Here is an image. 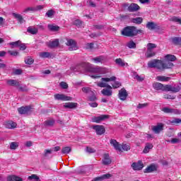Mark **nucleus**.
<instances>
[{"label": "nucleus", "instance_id": "11", "mask_svg": "<svg viewBox=\"0 0 181 181\" xmlns=\"http://www.w3.org/2000/svg\"><path fill=\"white\" fill-rule=\"evenodd\" d=\"M165 91H171L172 93H179L180 91V86L175 85H165Z\"/></svg>", "mask_w": 181, "mask_h": 181}, {"label": "nucleus", "instance_id": "48", "mask_svg": "<svg viewBox=\"0 0 181 181\" xmlns=\"http://www.w3.org/2000/svg\"><path fill=\"white\" fill-rule=\"evenodd\" d=\"M24 13H28V12H36L35 7H28L23 10Z\"/></svg>", "mask_w": 181, "mask_h": 181}, {"label": "nucleus", "instance_id": "57", "mask_svg": "<svg viewBox=\"0 0 181 181\" xmlns=\"http://www.w3.org/2000/svg\"><path fill=\"white\" fill-rule=\"evenodd\" d=\"M18 47H20V50H26V45L22 43V41H21Z\"/></svg>", "mask_w": 181, "mask_h": 181}, {"label": "nucleus", "instance_id": "34", "mask_svg": "<svg viewBox=\"0 0 181 181\" xmlns=\"http://www.w3.org/2000/svg\"><path fill=\"white\" fill-rule=\"evenodd\" d=\"M13 16H14V18H16V19H18V21L20 23H23V17H22V16L21 14L13 13Z\"/></svg>", "mask_w": 181, "mask_h": 181}, {"label": "nucleus", "instance_id": "43", "mask_svg": "<svg viewBox=\"0 0 181 181\" xmlns=\"http://www.w3.org/2000/svg\"><path fill=\"white\" fill-rule=\"evenodd\" d=\"M173 43H174V45H181V37H175L173 38Z\"/></svg>", "mask_w": 181, "mask_h": 181}, {"label": "nucleus", "instance_id": "9", "mask_svg": "<svg viewBox=\"0 0 181 181\" xmlns=\"http://www.w3.org/2000/svg\"><path fill=\"white\" fill-rule=\"evenodd\" d=\"M55 100H60L61 101H71V97L67 96L64 94H55L54 95Z\"/></svg>", "mask_w": 181, "mask_h": 181}, {"label": "nucleus", "instance_id": "50", "mask_svg": "<svg viewBox=\"0 0 181 181\" xmlns=\"http://www.w3.org/2000/svg\"><path fill=\"white\" fill-rule=\"evenodd\" d=\"M164 98H165L166 100H175V98H176V97L174 95H169V94H165V95H164Z\"/></svg>", "mask_w": 181, "mask_h": 181}, {"label": "nucleus", "instance_id": "39", "mask_svg": "<svg viewBox=\"0 0 181 181\" xmlns=\"http://www.w3.org/2000/svg\"><path fill=\"white\" fill-rule=\"evenodd\" d=\"M48 29H49V30H52L53 32H57L60 29V27L57 25H48Z\"/></svg>", "mask_w": 181, "mask_h": 181}, {"label": "nucleus", "instance_id": "36", "mask_svg": "<svg viewBox=\"0 0 181 181\" xmlns=\"http://www.w3.org/2000/svg\"><path fill=\"white\" fill-rule=\"evenodd\" d=\"M169 122L171 125H177V124H181V119L175 118L173 120H170Z\"/></svg>", "mask_w": 181, "mask_h": 181}, {"label": "nucleus", "instance_id": "30", "mask_svg": "<svg viewBox=\"0 0 181 181\" xmlns=\"http://www.w3.org/2000/svg\"><path fill=\"white\" fill-rule=\"evenodd\" d=\"M92 62L94 63H103L104 62V57L99 56L91 59Z\"/></svg>", "mask_w": 181, "mask_h": 181}, {"label": "nucleus", "instance_id": "37", "mask_svg": "<svg viewBox=\"0 0 181 181\" xmlns=\"http://www.w3.org/2000/svg\"><path fill=\"white\" fill-rule=\"evenodd\" d=\"M40 57H42V59H48L49 57H50V52H40Z\"/></svg>", "mask_w": 181, "mask_h": 181}, {"label": "nucleus", "instance_id": "52", "mask_svg": "<svg viewBox=\"0 0 181 181\" xmlns=\"http://www.w3.org/2000/svg\"><path fill=\"white\" fill-rule=\"evenodd\" d=\"M90 95L91 96L88 98V101H95L97 100L95 95H94V92H93V93H90Z\"/></svg>", "mask_w": 181, "mask_h": 181}, {"label": "nucleus", "instance_id": "28", "mask_svg": "<svg viewBox=\"0 0 181 181\" xmlns=\"http://www.w3.org/2000/svg\"><path fill=\"white\" fill-rule=\"evenodd\" d=\"M48 47L53 49L54 47H57L59 46V40H55L54 41L49 42L47 45Z\"/></svg>", "mask_w": 181, "mask_h": 181}, {"label": "nucleus", "instance_id": "25", "mask_svg": "<svg viewBox=\"0 0 181 181\" xmlns=\"http://www.w3.org/2000/svg\"><path fill=\"white\" fill-rule=\"evenodd\" d=\"M56 121L53 118H49L45 121L44 125L45 127H53Z\"/></svg>", "mask_w": 181, "mask_h": 181}, {"label": "nucleus", "instance_id": "46", "mask_svg": "<svg viewBox=\"0 0 181 181\" xmlns=\"http://www.w3.org/2000/svg\"><path fill=\"white\" fill-rule=\"evenodd\" d=\"M153 49H156V45L153 43H148L147 45V50H153Z\"/></svg>", "mask_w": 181, "mask_h": 181}, {"label": "nucleus", "instance_id": "27", "mask_svg": "<svg viewBox=\"0 0 181 181\" xmlns=\"http://www.w3.org/2000/svg\"><path fill=\"white\" fill-rule=\"evenodd\" d=\"M27 32L30 33V35H37V32H39V30L35 27L30 26L28 28Z\"/></svg>", "mask_w": 181, "mask_h": 181}, {"label": "nucleus", "instance_id": "23", "mask_svg": "<svg viewBox=\"0 0 181 181\" xmlns=\"http://www.w3.org/2000/svg\"><path fill=\"white\" fill-rule=\"evenodd\" d=\"M64 108H69V110H74V108H77L76 103H66L64 105Z\"/></svg>", "mask_w": 181, "mask_h": 181}, {"label": "nucleus", "instance_id": "41", "mask_svg": "<svg viewBox=\"0 0 181 181\" xmlns=\"http://www.w3.org/2000/svg\"><path fill=\"white\" fill-rule=\"evenodd\" d=\"M55 13L56 12L50 9L47 11L46 16H47V18H53Z\"/></svg>", "mask_w": 181, "mask_h": 181}, {"label": "nucleus", "instance_id": "51", "mask_svg": "<svg viewBox=\"0 0 181 181\" xmlns=\"http://www.w3.org/2000/svg\"><path fill=\"white\" fill-rule=\"evenodd\" d=\"M33 62H34L33 59L30 57L26 58L25 59V63L26 64H33Z\"/></svg>", "mask_w": 181, "mask_h": 181}, {"label": "nucleus", "instance_id": "12", "mask_svg": "<svg viewBox=\"0 0 181 181\" xmlns=\"http://www.w3.org/2000/svg\"><path fill=\"white\" fill-rule=\"evenodd\" d=\"M164 124L163 123H158L156 126H152L151 129L156 134H160L161 131H163Z\"/></svg>", "mask_w": 181, "mask_h": 181}, {"label": "nucleus", "instance_id": "29", "mask_svg": "<svg viewBox=\"0 0 181 181\" xmlns=\"http://www.w3.org/2000/svg\"><path fill=\"white\" fill-rule=\"evenodd\" d=\"M153 148V145L151 143H146V146L143 151L144 153H148L151 149Z\"/></svg>", "mask_w": 181, "mask_h": 181}, {"label": "nucleus", "instance_id": "1", "mask_svg": "<svg viewBox=\"0 0 181 181\" xmlns=\"http://www.w3.org/2000/svg\"><path fill=\"white\" fill-rule=\"evenodd\" d=\"M165 62L160 59H153L148 62V67L149 69H157L159 71H165L168 69L173 67V63L170 62H175L176 57L173 54H168L165 57Z\"/></svg>", "mask_w": 181, "mask_h": 181}, {"label": "nucleus", "instance_id": "4", "mask_svg": "<svg viewBox=\"0 0 181 181\" xmlns=\"http://www.w3.org/2000/svg\"><path fill=\"white\" fill-rule=\"evenodd\" d=\"M138 33H142V30H138L135 26H127L122 30V35L128 37H134Z\"/></svg>", "mask_w": 181, "mask_h": 181}, {"label": "nucleus", "instance_id": "15", "mask_svg": "<svg viewBox=\"0 0 181 181\" xmlns=\"http://www.w3.org/2000/svg\"><path fill=\"white\" fill-rule=\"evenodd\" d=\"M127 97H128V93L127 92V90L122 88L120 90H119V100H122V101H125V100H127Z\"/></svg>", "mask_w": 181, "mask_h": 181}, {"label": "nucleus", "instance_id": "24", "mask_svg": "<svg viewBox=\"0 0 181 181\" xmlns=\"http://www.w3.org/2000/svg\"><path fill=\"white\" fill-rule=\"evenodd\" d=\"M7 84L8 86H16V87H19V86H21V83H19V81H18V80H15V79L8 80Z\"/></svg>", "mask_w": 181, "mask_h": 181}, {"label": "nucleus", "instance_id": "3", "mask_svg": "<svg viewBox=\"0 0 181 181\" xmlns=\"http://www.w3.org/2000/svg\"><path fill=\"white\" fill-rule=\"evenodd\" d=\"M79 66L83 67V69H85L86 71H89V73H94L95 74H107V73H108V69L106 68L100 66L94 67L88 62H82Z\"/></svg>", "mask_w": 181, "mask_h": 181}, {"label": "nucleus", "instance_id": "47", "mask_svg": "<svg viewBox=\"0 0 181 181\" xmlns=\"http://www.w3.org/2000/svg\"><path fill=\"white\" fill-rule=\"evenodd\" d=\"M171 22H176L177 23H180L181 25V18L179 17H173L170 19Z\"/></svg>", "mask_w": 181, "mask_h": 181}, {"label": "nucleus", "instance_id": "20", "mask_svg": "<svg viewBox=\"0 0 181 181\" xmlns=\"http://www.w3.org/2000/svg\"><path fill=\"white\" fill-rule=\"evenodd\" d=\"M7 181H23V179L18 175H11L7 176Z\"/></svg>", "mask_w": 181, "mask_h": 181}, {"label": "nucleus", "instance_id": "38", "mask_svg": "<svg viewBox=\"0 0 181 181\" xmlns=\"http://www.w3.org/2000/svg\"><path fill=\"white\" fill-rule=\"evenodd\" d=\"M17 148H19V143L16 141L11 142L10 144V149L15 150Z\"/></svg>", "mask_w": 181, "mask_h": 181}, {"label": "nucleus", "instance_id": "10", "mask_svg": "<svg viewBox=\"0 0 181 181\" xmlns=\"http://www.w3.org/2000/svg\"><path fill=\"white\" fill-rule=\"evenodd\" d=\"M93 129L95 131L97 135H103V134L105 133V128L103 125L93 126Z\"/></svg>", "mask_w": 181, "mask_h": 181}, {"label": "nucleus", "instance_id": "14", "mask_svg": "<svg viewBox=\"0 0 181 181\" xmlns=\"http://www.w3.org/2000/svg\"><path fill=\"white\" fill-rule=\"evenodd\" d=\"M156 170H158V165L151 164L144 170V173H152V172H156Z\"/></svg>", "mask_w": 181, "mask_h": 181}, {"label": "nucleus", "instance_id": "8", "mask_svg": "<svg viewBox=\"0 0 181 181\" xmlns=\"http://www.w3.org/2000/svg\"><path fill=\"white\" fill-rule=\"evenodd\" d=\"M162 111L165 112V114H175L176 115H179V114H180V111H179V110L168 107H163Z\"/></svg>", "mask_w": 181, "mask_h": 181}, {"label": "nucleus", "instance_id": "5", "mask_svg": "<svg viewBox=\"0 0 181 181\" xmlns=\"http://www.w3.org/2000/svg\"><path fill=\"white\" fill-rule=\"evenodd\" d=\"M110 144L115 148L116 151H118L119 152H122L123 151H128L129 149H131V146L129 144H122L121 145L115 139H110Z\"/></svg>", "mask_w": 181, "mask_h": 181}, {"label": "nucleus", "instance_id": "42", "mask_svg": "<svg viewBox=\"0 0 181 181\" xmlns=\"http://www.w3.org/2000/svg\"><path fill=\"white\" fill-rule=\"evenodd\" d=\"M127 47H129V49H136V44L134 42V41L131 40L127 43Z\"/></svg>", "mask_w": 181, "mask_h": 181}, {"label": "nucleus", "instance_id": "13", "mask_svg": "<svg viewBox=\"0 0 181 181\" xmlns=\"http://www.w3.org/2000/svg\"><path fill=\"white\" fill-rule=\"evenodd\" d=\"M107 118H108V115H101L100 116L93 117L92 122H96L97 124H100V122L104 121V119H107Z\"/></svg>", "mask_w": 181, "mask_h": 181}, {"label": "nucleus", "instance_id": "61", "mask_svg": "<svg viewBox=\"0 0 181 181\" xmlns=\"http://www.w3.org/2000/svg\"><path fill=\"white\" fill-rule=\"evenodd\" d=\"M86 152H88V153H94L95 150L91 147H86Z\"/></svg>", "mask_w": 181, "mask_h": 181}, {"label": "nucleus", "instance_id": "35", "mask_svg": "<svg viewBox=\"0 0 181 181\" xmlns=\"http://www.w3.org/2000/svg\"><path fill=\"white\" fill-rule=\"evenodd\" d=\"M156 54V52H153V50L152 49H150L146 51V57L147 58H151V57H153V56H155Z\"/></svg>", "mask_w": 181, "mask_h": 181}, {"label": "nucleus", "instance_id": "55", "mask_svg": "<svg viewBox=\"0 0 181 181\" xmlns=\"http://www.w3.org/2000/svg\"><path fill=\"white\" fill-rule=\"evenodd\" d=\"M113 88H119L121 83L118 81H115L114 84H112Z\"/></svg>", "mask_w": 181, "mask_h": 181}, {"label": "nucleus", "instance_id": "49", "mask_svg": "<svg viewBox=\"0 0 181 181\" xmlns=\"http://www.w3.org/2000/svg\"><path fill=\"white\" fill-rule=\"evenodd\" d=\"M53 150L51 149H45L44 151V156H48L49 155L52 154Z\"/></svg>", "mask_w": 181, "mask_h": 181}, {"label": "nucleus", "instance_id": "45", "mask_svg": "<svg viewBox=\"0 0 181 181\" xmlns=\"http://www.w3.org/2000/svg\"><path fill=\"white\" fill-rule=\"evenodd\" d=\"M71 152V148L67 146V147H64L62 149V153L64 154L70 153Z\"/></svg>", "mask_w": 181, "mask_h": 181}, {"label": "nucleus", "instance_id": "16", "mask_svg": "<svg viewBox=\"0 0 181 181\" xmlns=\"http://www.w3.org/2000/svg\"><path fill=\"white\" fill-rule=\"evenodd\" d=\"M111 158H110V154L105 153L103 155V158L102 160L103 165H111Z\"/></svg>", "mask_w": 181, "mask_h": 181}, {"label": "nucleus", "instance_id": "32", "mask_svg": "<svg viewBox=\"0 0 181 181\" xmlns=\"http://www.w3.org/2000/svg\"><path fill=\"white\" fill-rule=\"evenodd\" d=\"M156 78L158 81H169L170 80V77L165 76H158Z\"/></svg>", "mask_w": 181, "mask_h": 181}, {"label": "nucleus", "instance_id": "2", "mask_svg": "<svg viewBox=\"0 0 181 181\" xmlns=\"http://www.w3.org/2000/svg\"><path fill=\"white\" fill-rule=\"evenodd\" d=\"M115 80H117V77L115 76L110 78L103 77L101 78L100 81L97 83L98 87L105 88L101 90L103 95H105L106 97H111L112 95V86H110L107 83L115 81Z\"/></svg>", "mask_w": 181, "mask_h": 181}, {"label": "nucleus", "instance_id": "18", "mask_svg": "<svg viewBox=\"0 0 181 181\" xmlns=\"http://www.w3.org/2000/svg\"><path fill=\"white\" fill-rule=\"evenodd\" d=\"M153 88H155V90H162V91H166V85L164 86L160 83H158V82L154 83L153 84Z\"/></svg>", "mask_w": 181, "mask_h": 181}, {"label": "nucleus", "instance_id": "63", "mask_svg": "<svg viewBox=\"0 0 181 181\" xmlns=\"http://www.w3.org/2000/svg\"><path fill=\"white\" fill-rule=\"evenodd\" d=\"M33 145V143L31 141H28L25 142V146H27V148H30V146H32Z\"/></svg>", "mask_w": 181, "mask_h": 181}, {"label": "nucleus", "instance_id": "19", "mask_svg": "<svg viewBox=\"0 0 181 181\" xmlns=\"http://www.w3.org/2000/svg\"><path fill=\"white\" fill-rule=\"evenodd\" d=\"M146 27L147 29H149L150 30H154V29H159L160 27L158 25V24L153 23V22H148L146 25Z\"/></svg>", "mask_w": 181, "mask_h": 181}, {"label": "nucleus", "instance_id": "44", "mask_svg": "<svg viewBox=\"0 0 181 181\" xmlns=\"http://www.w3.org/2000/svg\"><path fill=\"white\" fill-rule=\"evenodd\" d=\"M83 93H86V94H93V90L89 87L82 88Z\"/></svg>", "mask_w": 181, "mask_h": 181}, {"label": "nucleus", "instance_id": "17", "mask_svg": "<svg viewBox=\"0 0 181 181\" xmlns=\"http://www.w3.org/2000/svg\"><path fill=\"white\" fill-rule=\"evenodd\" d=\"M132 168L134 169V170H141L144 168V164L142 163V161L133 163L132 164Z\"/></svg>", "mask_w": 181, "mask_h": 181}, {"label": "nucleus", "instance_id": "58", "mask_svg": "<svg viewBox=\"0 0 181 181\" xmlns=\"http://www.w3.org/2000/svg\"><path fill=\"white\" fill-rule=\"evenodd\" d=\"M74 25H75L76 26L80 27L81 26V25H83V23L80 20H76L74 22Z\"/></svg>", "mask_w": 181, "mask_h": 181}, {"label": "nucleus", "instance_id": "31", "mask_svg": "<svg viewBox=\"0 0 181 181\" xmlns=\"http://www.w3.org/2000/svg\"><path fill=\"white\" fill-rule=\"evenodd\" d=\"M115 63L116 64H118V66H120L121 67H124L125 66V64H128L127 63H125V62H124V60H122V59L121 58H117L115 59Z\"/></svg>", "mask_w": 181, "mask_h": 181}, {"label": "nucleus", "instance_id": "64", "mask_svg": "<svg viewBox=\"0 0 181 181\" xmlns=\"http://www.w3.org/2000/svg\"><path fill=\"white\" fill-rule=\"evenodd\" d=\"M178 142H180V140L179 139L174 138L171 139L172 144H178Z\"/></svg>", "mask_w": 181, "mask_h": 181}, {"label": "nucleus", "instance_id": "33", "mask_svg": "<svg viewBox=\"0 0 181 181\" xmlns=\"http://www.w3.org/2000/svg\"><path fill=\"white\" fill-rule=\"evenodd\" d=\"M143 21L144 18H142L141 17H137L132 19V22L133 23H136V25H141V23H142Z\"/></svg>", "mask_w": 181, "mask_h": 181}, {"label": "nucleus", "instance_id": "22", "mask_svg": "<svg viewBox=\"0 0 181 181\" xmlns=\"http://www.w3.org/2000/svg\"><path fill=\"white\" fill-rule=\"evenodd\" d=\"M110 177H112V175L107 173L100 177H95L92 181L104 180V179H110Z\"/></svg>", "mask_w": 181, "mask_h": 181}, {"label": "nucleus", "instance_id": "60", "mask_svg": "<svg viewBox=\"0 0 181 181\" xmlns=\"http://www.w3.org/2000/svg\"><path fill=\"white\" fill-rule=\"evenodd\" d=\"M134 78H136V80H137V81H144V80H145L144 77H142L139 75H136Z\"/></svg>", "mask_w": 181, "mask_h": 181}, {"label": "nucleus", "instance_id": "40", "mask_svg": "<svg viewBox=\"0 0 181 181\" xmlns=\"http://www.w3.org/2000/svg\"><path fill=\"white\" fill-rule=\"evenodd\" d=\"M8 45L11 46V49H15V47H19V45H21V40L10 42Z\"/></svg>", "mask_w": 181, "mask_h": 181}, {"label": "nucleus", "instance_id": "21", "mask_svg": "<svg viewBox=\"0 0 181 181\" xmlns=\"http://www.w3.org/2000/svg\"><path fill=\"white\" fill-rule=\"evenodd\" d=\"M139 8L138 4L132 3L128 6V11L129 12H136V11H139Z\"/></svg>", "mask_w": 181, "mask_h": 181}, {"label": "nucleus", "instance_id": "54", "mask_svg": "<svg viewBox=\"0 0 181 181\" xmlns=\"http://www.w3.org/2000/svg\"><path fill=\"white\" fill-rule=\"evenodd\" d=\"M33 179L34 180H36L39 179V177L35 174H33L28 177V180H33Z\"/></svg>", "mask_w": 181, "mask_h": 181}, {"label": "nucleus", "instance_id": "56", "mask_svg": "<svg viewBox=\"0 0 181 181\" xmlns=\"http://www.w3.org/2000/svg\"><path fill=\"white\" fill-rule=\"evenodd\" d=\"M60 86L62 87V88H64V90L69 88V85H67L66 82H61Z\"/></svg>", "mask_w": 181, "mask_h": 181}, {"label": "nucleus", "instance_id": "53", "mask_svg": "<svg viewBox=\"0 0 181 181\" xmlns=\"http://www.w3.org/2000/svg\"><path fill=\"white\" fill-rule=\"evenodd\" d=\"M148 103H143V104L139 103V104L138 105V106H137V108H138L139 110H141V109H142V108H146V107H148Z\"/></svg>", "mask_w": 181, "mask_h": 181}, {"label": "nucleus", "instance_id": "62", "mask_svg": "<svg viewBox=\"0 0 181 181\" xmlns=\"http://www.w3.org/2000/svg\"><path fill=\"white\" fill-rule=\"evenodd\" d=\"M8 53L9 54H11V56H18V55L19 54V52H16V51H11V50H9V51L8 52Z\"/></svg>", "mask_w": 181, "mask_h": 181}, {"label": "nucleus", "instance_id": "7", "mask_svg": "<svg viewBox=\"0 0 181 181\" xmlns=\"http://www.w3.org/2000/svg\"><path fill=\"white\" fill-rule=\"evenodd\" d=\"M66 45L69 47V50L70 52H73V50H77L78 49V47H77V42L73 39H68Z\"/></svg>", "mask_w": 181, "mask_h": 181}, {"label": "nucleus", "instance_id": "6", "mask_svg": "<svg viewBox=\"0 0 181 181\" xmlns=\"http://www.w3.org/2000/svg\"><path fill=\"white\" fill-rule=\"evenodd\" d=\"M18 111L19 114L23 115H30L32 114V112L33 111V109L30 106H25L21 107L18 109Z\"/></svg>", "mask_w": 181, "mask_h": 181}, {"label": "nucleus", "instance_id": "26", "mask_svg": "<svg viewBox=\"0 0 181 181\" xmlns=\"http://www.w3.org/2000/svg\"><path fill=\"white\" fill-rule=\"evenodd\" d=\"M16 123L13 121H8L5 122L6 128H8V129H13L16 127Z\"/></svg>", "mask_w": 181, "mask_h": 181}, {"label": "nucleus", "instance_id": "59", "mask_svg": "<svg viewBox=\"0 0 181 181\" xmlns=\"http://www.w3.org/2000/svg\"><path fill=\"white\" fill-rule=\"evenodd\" d=\"M44 8H45V6L43 5H38L35 6V12L37 11H42V9H44Z\"/></svg>", "mask_w": 181, "mask_h": 181}]
</instances>
